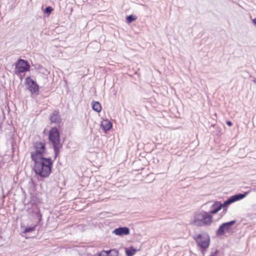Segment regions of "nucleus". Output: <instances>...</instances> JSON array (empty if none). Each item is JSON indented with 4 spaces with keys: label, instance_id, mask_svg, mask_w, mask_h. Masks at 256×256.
Here are the masks:
<instances>
[{
    "label": "nucleus",
    "instance_id": "obj_9",
    "mask_svg": "<svg viewBox=\"0 0 256 256\" xmlns=\"http://www.w3.org/2000/svg\"><path fill=\"white\" fill-rule=\"evenodd\" d=\"M236 222V220H232L222 224L217 230L216 234L218 236H222L226 232H229L231 230L232 226L235 224Z\"/></svg>",
    "mask_w": 256,
    "mask_h": 256
},
{
    "label": "nucleus",
    "instance_id": "obj_1",
    "mask_svg": "<svg viewBox=\"0 0 256 256\" xmlns=\"http://www.w3.org/2000/svg\"><path fill=\"white\" fill-rule=\"evenodd\" d=\"M34 172L42 178L48 177L50 174L52 162L50 158H44L33 160Z\"/></svg>",
    "mask_w": 256,
    "mask_h": 256
},
{
    "label": "nucleus",
    "instance_id": "obj_17",
    "mask_svg": "<svg viewBox=\"0 0 256 256\" xmlns=\"http://www.w3.org/2000/svg\"><path fill=\"white\" fill-rule=\"evenodd\" d=\"M136 19V17L133 15H130L126 17V22L128 24L131 23Z\"/></svg>",
    "mask_w": 256,
    "mask_h": 256
},
{
    "label": "nucleus",
    "instance_id": "obj_11",
    "mask_svg": "<svg viewBox=\"0 0 256 256\" xmlns=\"http://www.w3.org/2000/svg\"><path fill=\"white\" fill-rule=\"evenodd\" d=\"M116 236L128 235L130 234V230L127 227H120L116 228L112 232Z\"/></svg>",
    "mask_w": 256,
    "mask_h": 256
},
{
    "label": "nucleus",
    "instance_id": "obj_22",
    "mask_svg": "<svg viewBox=\"0 0 256 256\" xmlns=\"http://www.w3.org/2000/svg\"><path fill=\"white\" fill-rule=\"evenodd\" d=\"M218 250H216L214 252H211L210 254V256H217V254H218Z\"/></svg>",
    "mask_w": 256,
    "mask_h": 256
},
{
    "label": "nucleus",
    "instance_id": "obj_7",
    "mask_svg": "<svg viewBox=\"0 0 256 256\" xmlns=\"http://www.w3.org/2000/svg\"><path fill=\"white\" fill-rule=\"evenodd\" d=\"M250 192H245L244 194H238L232 196L229 198L227 200L224 201L223 204H222V208L224 210H226L228 206L232 202L242 200Z\"/></svg>",
    "mask_w": 256,
    "mask_h": 256
},
{
    "label": "nucleus",
    "instance_id": "obj_24",
    "mask_svg": "<svg viewBox=\"0 0 256 256\" xmlns=\"http://www.w3.org/2000/svg\"><path fill=\"white\" fill-rule=\"evenodd\" d=\"M253 22L254 24H256V18L253 20Z\"/></svg>",
    "mask_w": 256,
    "mask_h": 256
},
{
    "label": "nucleus",
    "instance_id": "obj_4",
    "mask_svg": "<svg viewBox=\"0 0 256 256\" xmlns=\"http://www.w3.org/2000/svg\"><path fill=\"white\" fill-rule=\"evenodd\" d=\"M48 139L53 145L56 158L59 154L60 149L62 146V144L60 143V134L56 128H53L50 130Z\"/></svg>",
    "mask_w": 256,
    "mask_h": 256
},
{
    "label": "nucleus",
    "instance_id": "obj_8",
    "mask_svg": "<svg viewBox=\"0 0 256 256\" xmlns=\"http://www.w3.org/2000/svg\"><path fill=\"white\" fill-rule=\"evenodd\" d=\"M30 65L28 62L24 60L20 59L16 63V70L19 73H22L28 71Z\"/></svg>",
    "mask_w": 256,
    "mask_h": 256
},
{
    "label": "nucleus",
    "instance_id": "obj_16",
    "mask_svg": "<svg viewBox=\"0 0 256 256\" xmlns=\"http://www.w3.org/2000/svg\"><path fill=\"white\" fill-rule=\"evenodd\" d=\"M138 251V250L130 247L126 250V256H133Z\"/></svg>",
    "mask_w": 256,
    "mask_h": 256
},
{
    "label": "nucleus",
    "instance_id": "obj_21",
    "mask_svg": "<svg viewBox=\"0 0 256 256\" xmlns=\"http://www.w3.org/2000/svg\"><path fill=\"white\" fill-rule=\"evenodd\" d=\"M34 230V227H28V228H26V229L24 230V232H31L33 230Z\"/></svg>",
    "mask_w": 256,
    "mask_h": 256
},
{
    "label": "nucleus",
    "instance_id": "obj_12",
    "mask_svg": "<svg viewBox=\"0 0 256 256\" xmlns=\"http://www.w3.org/2000/svg\"><path fill=\"white\" fill-rule=\"evenodd\" d=\"M222 208V204L218 202H215L211 206L210 210L208 213L214 214L217 213Z\"/></svg>",
    "mask_w": 256,
    "mask_h": 256
},
{
    "label": "nucleus",
    "instance_id": "obj_5",
    "mask_svg": "<svg viewBox=\"0 0 256 256\" xmlns=\"http://www.w3.org/2000/svg\"><path fill=\"white\" fill-rule=\"evenodd\" d=\"M198 246H200L202 251L206 250L210 246V238L208 234L206 232H202L194 236Z\"/></svg>",
    "mask_w": 256,
    "mask_h": 256
},
{
    "label": "nucleus",
    "instance_id": "obj_3",
    "mask_svg": "<svg viewBox=\"0 0 256 256\" xmlns=\"http://www.w3.org/2000/svg\"><path fill=\"white\" fill-rule=\"evenodd\" d=\"M46 153V144L44 142H36L34 143L32 150L30 152L32 160L45 158Z\"/></svg>",
    "mask_w": 256,
    "mask_h": 256
},
{
    "label": "nucleus",
    "instance_id": "obj_6",
    "mask_svg": "<svg viewBox=\"0 0 256 256\" xmlns=\"http://www.w3.org/2000/svg\"><path fill=\"white\" fill-rule=\"evenodd\" d=\"M250 192H245L244 194H238L232 196L229 198L227 200L224 201L223 204H222V208L224 210H226L228 206L232 202L242 200Z\"/></svg>",
    "mask_w": 256,
    "mask_h": 256
},
{
    "label": "nucleus",
    "instance_id": "obj_10",
    "mask_svg": "<svg viewBox=\"0 0 256 256\" xmlns=\"http://www.w3.org/2000/svg\"><path fill=\"white\" fill-rule=\"evenodd\" d=\"M26 82L28 86V89L30 91L31 93L36 94L38 92V84L30 78L28 77L26 80Z\"/></svg>",
    "mask_w": 256,
    "mask_h": 256
},
{
    "label": "nucleus",
    "instance_id": "obj_23",
    "mask_svg": "<svg viewBox=\"0 0 256 256\" xmlns=\"http://www.w3.org/2000/svg\"><path fill=\"white\" fill-rule=\"evenodd\" d=\"M226 124L228 126H232V122H230V121H227L226 122Z\"/></svg>",
    "mask_w": 256,
    "mask_h": 256
},
{
    "label": "nucleus",
    "instance_id": "obj_15",
    "mask_svg": "<svg viewBox=\"0 0 256 256\" xmlns=\"http://www.w3.org/2000/svg\"><path fill=\"white\" fill-rule=\"evenodd\" d=\"M92 109L96 112H100L102 107L100 103L98 102H92Z\"/></svg>",
    "mask_w": 256,
    "mask_h": 256
},
{
    "label": "nucleus",
    "instance_id": "obj_13",
    "mask_svg": "<svg viewBox=\"0 0 256 256\" xmlns=\"http://www.w3.org/2000/svg\"><path fill=\"white\" fill-rule=\"evenodd\" d=\"M50 120L52 122L59 123L60 122V118L58 114V112L54 111L50 117Z\"/></svg>",
    "mask_w": 256,
    "mask_h": 256
},
{
    "label": "nucleus",
    "instance_id": "obj_14",
    "mask_svg": "<svg viewBox=\"0 0 256 256\" xmlns=\"http://www.w3.org/2000/svg\"><path fill=\"white\" fill-rule=\"evenodd\" d=\"M101 126L104 131H107L112 128V124L110 121L106 120L102 122Z\"/></svg>",
    "mask_w": 256,
    "mask_h": 256
},
{
    "label": "nucleus",
    "instance_id": "obj_20",
    "mask_svg": "<svg viewBox=\"0 0 256 256\" xmlns=\"http://www.w3.org/2000/svg\"><path fill=\"white\" fill-rule=\"evenodd\" d=\"M52 10V8L51 6H47L44 12L48 14H50Z\"/></svg>",
    "mask_w": 256,
    "mask_h": 256
},
{
    "label": "nucleus",
    "instance_id": "obj_18",
    "mask_svg": "<svg viewBox=\"0 0 256 256\" xmlns=\"http://www.w3.org/2000/svg\"><path fill=\"white\" fill-rule=\"evenodd\" d=\"M109 254L108 256H118V252L116 250H108Z\"/></svg>",
    "mask_w": 256,
    "mask_h": 256
},
{
    "label": "nucleus",
    "instance_id": "obj_2",
    "mask_svg": "<svg viewBox=\"0 0 256 256\" xmlns=\"http://www.w3.org/2000/svg\"><path fill=\"white\" fill-rule=\"evenodd\" d=\"M212 219L210 213L202 211L194 214L191 224L196 226H206L212 223Z\"/></svg>",
    "mask_w": 256,
    "mask_h": 256
},
{
    "label": "nucleus",
    "instance_id": "obj_25",
    "mask_svg": "<svg viewBox=\"0 0 256 256\" xmlns=\"http://www.w3.org/2000/svg\"><path fill=\"white\" fill-rule=\"evenodd\" d=\"M253 82H254L256 83V79L254 80H253Z\"/></svg>",
    "mask_w": 256,
    "mask_h": 256
},
{
    "label": "nucleus",
    "instance_id": "obj_19",
    "mask_svg": "<svg viewBox=\"0 0 256 256\" xmlns=\"http://www.w3.org/2000/svg\"><path fill=\"white\" fill-rule=\"evenodd\" d=\"M108 250H102L98 256H108Z\"/></svg>",
    "mask_w": 256,
    "mask_h": 256
}]
</instances>
